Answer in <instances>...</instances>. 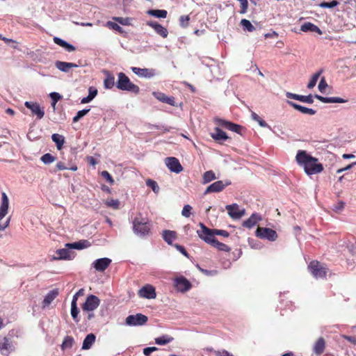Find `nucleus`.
<instances>
[{"mask_svg":"<svg viewBox=\"0 0 356 356\" xmlns=\"http://www.w3.org/2000/svg\"><path fill=\"white\" fill-rule=\"evenodd\" d=\"M296 161L304 168L307 175L320 173L323 170V165L318 163V159L313 157L305 150L298 151Z\"/></svg>","mask_w":356,"mask_h":356,"instance_id":"nucleus-1","label":"nucleus"},{"mask_svg":"<svg viewBox=\"0 0 356 356\" xmlns=\"http://www.w3.org/2000/svg\"><path fill=\"white\" fill-rule=\"evenodd\" d=\"M116 87L119 90L131 92L134 94H138L140 92L139 87L131 82L129 78L123 72L118 74Z\"/></svg>","mask_w":356,"mask_h":356,"instance_id":"nucleus-2","label":"nucleus"},{"mask_svg":"<svg viewBox=\"0 0 356 356\" xmlns=\"http://www.w3.org/2000/svg\"><path fill=\"white\" fill-rule=\"evenodd\" d=\"M133 229L135 234L140 236L147 235L151 229V224L149 220L143 218L140 215L134 218L133 221Z\"/></svg>","mask_w":356,"mask_h":356,"instance_id":"nucleus-3","label":"nucleus"},{"mask_svg":"<svg viewBox=\"0 0 356 356\" xmlns=\"http://www.w3.org/2000/svg\"><path fill=\"white\" fill-rule=\"evenodd\" d=\"M309 272L316 279L323 278L327 273V268L317 261H312L308 266Z\"/></svg>","mask_w":356,"mask_h":356,"instance_id":"nucleus-4","label":"nucleus"},{"mask_svg":"<svg viewBox=\"0 0 356 356\" xmlns=\"http://www.w3.org/2000/svg\"><path fill=\"white\" fill-rule=\"evenodd\" d=\"M200 229L197 231L198 236L211 245L216 239L213 230L209 229L202 222L200 223Z\"/></svg>","mask_w":356,"mask_h":356,"instance_id":"nucleus-5","label":"nucleus"},{"mask_svg":"<svg viewBox=\"0 0 356 356\" xmlns=\"http://www.w3.org/2000/svg\"><path fill=\"white\" fill-rule=\"evenodd\" d=\"M255 234L259 238L270 241H275L277 238V232L275 230L266 227H258Z\"/></svg>","mask_w":356,"mask_h":356,"instance_id":"nucleus-6","label":"nucleus"},{"mask_svg":"<svg viewBox=\"0 0 356 356\" xmlns=\"http://www.w3.org/2000/svg\"><path fill=\"white\" fill-rule=\"evenodd\" d=\"M147 317L142 314L129 315L126 318L125 323L129 326L143 325L147 322Z\"/></svg>","mask_w":356,"mask_h":356,"instance_id":"nucleus-7","label":"nucleus"},{"mask_svg":"<svg viewBox=\"0 0 356 356\" xmlns=\"http://www.w3.org/2000/svg\"><path fill=\"white\" fill-rule=\"evenodd\" d=\"M15 350V346L10 339L0 337V353L3 356H8Z\"/></svg>","mask_w":356,"mask_h":356,"instance_id":"nucleus-8","label":"nucleus"},{"mask_svg":"<svg viewBox=\"0 0 356 356\" xmlns=\"http://www.w3.org/2000/svg\"><path fill=\"white\" fill-rule=\"evenodd\" d=\"M100 304L99 298L95 295H89L82 306V309L86 312L95 310Z\"/></svg>","mask_w":356,"mask_h":356,"instance_id":"nucleus-9","label":"nucleus"},{"mask_svg":"<svg viewBox=\"0 0 356 356\" xmlns=\"http://www.w3.org/2000/svg\"><path fill=\"white\" fill-rule=\"evenodd\" d=\"M231 181L229 180L217 181L209 185L204 191V195L211 193H218L222 191L226 186H229Z\"/></svg>","mask_w":356,"mask_h":356,"instance_id":"nucleus-10","label":"nucleus"},{"mask_svg":"<svg viewBox=\"0 0 356 356\" xmlns=\"http://www.w3.org/2000/svg\"><path fill=\"white\" fill-rule=\"evenodd\" d=\"M214 122H216V124L221 126L228 130L232 131L238 134H241L242 127L238 124H234L229 121H227L225 120L220 119L218 118H216L214 119Z\"/></svg>","mask_w":356,"mask_h":356,"instance_id":"nucleus-11","label":"nucleus"},{"mask_svg":"<svg viewBox=\"0 0 356 356\" xmlns=\"http://www.w3.org/2000/svg\"><path fill=\"white\" fill-rule=\"evenodd\" d=\"M25 106L30 109L32 114L35 115L38 119H42L44 115V111L42 107H41L39 104L35 102H25Z\"/></svg>","mask_w":356,"mask_h":356,"instance_id":"nucleus-12","label":"nucleus"},{"mask_svg":"<svg viewBox=\"0 0 356 356\" xmlns=\"http://www.w3.org/2000/svg\"><path fill=\"white\" fill-rule=\"evenodd\" d=\"M138 296L143 298L154 299L156 297L155 288L151 284H146L138 291Z\"/></svg>","mask_w":356,"mask_h":356,"instance_id":"nucleus-13","label":"nucleus"},{"mask_svg":"<svg viewBox=\"0 0 356 356\" xmlns=\"http://www.w3.org/2000/svg\"><path fill=\"white\" fill-rule=\"evenodd\" d=\"M165 163L168 168L173 172L179 173L183 170V168L179 161V160L175 157H168L165 160Z\"/></svg>","mask_w":356,"mask_h":356,"instance_id":"nucleus-14","label":"nucleus"},{"mask_svg":"<svg viewBox=\"0 0 356 356\" xmlns=\"http://www.w3.org/2000/svg\"><path fill=\"white\" fill-rule=\"evenodd\" d=\"M131 71L136 75L143 78H152L156 75V70L149 68H140L137 67H132Z\"/></svg>","mask_w":356,"mask_h":356,"instance_id":"nucleus-15","label":"nucleus"},{"mask_svg":"<svg viewBox=\"0 0 356 356\" xmlns=\"http://www.w3.org/2000/svg\"><path fill=\"white\" fill-rule=\"evenodd\" d=\"M229 216L234 219H239L245 214V210H240L238 204H232L226 206Z\"/></svg>","mask_w":356,"mask_h":356,"instance_id":"nucleus-16","label":"nucleus"},{"mask_svg":"<svg viewBox=\"0 0 356 356\" xmlns=\"http://www.w3.org/2000/svg\"><path fill=\"white\" fill-rule=\"evenodd\" d=\"M111 264V259L104 257L95 260L92 263V266L96 270L103 272Z\"/></svg>","mask_w":356,"mask_h":356,"instance_id":"nucleus-17","label":"nucleus"},{"mask_svg":"<svg viewBox=\"0 0 356 356\" xmlns=\"http://www.w3.org/2000/svg\"><path fill=\"white\" fill-rule=\"evenodd\" d=\"M175 282L177 289L182 292L189 290L191 287V284L189 281L184 277L176 278Z\"/></svg>","mask_w":356,"mask_h":356,"instance_id":"nucleus-18","label":"nucleus"},{"mask_svg":"<svg viewBox=\"0 0 356 356\" xmlns=\"http://www.w3.org/2000/svg\"><path fill=\"white\" fill-rule=\"evenodd\" d=\"M146 24L147 26L154 29V31L156 32V33H158L163 38H166L168 36V30L165 27H163L162 25L157 23L156 22L148 21V22H147Z\"/></svg>","mask_w":356,"mask_h":356,"instance_id":"nucleus-19","label":"nucleus"},{"mask_svg":"<svg viewBox=\"0 0 356 356\" xmlns=\"http://www.w3.org/2000/svg\"><path fill=\"white\" fill-rule=\"evenodd\" d=\"M56 256H53L51 260H70L72 259L70 252L68 249L62 248L56 251Z\"/></svg>","mask_w":356,"mask_h":356,"instance_id":"nucleus-20","label":"nucleus"},{"mask_svg":"<svg viewBox=\"0 0 356 356\" xmlns=\"http://www.w3.org/2000/svg\"><path fill=\"white\" fill-rule=\"evenodd\" d=\"M286 96L288 98L298 100L302 102H305V103H308V104H312L314 102L313 97L312 96V95L305 96V95H300L293 94V93L288 92H286Z\"/></svg>","mask_w":356,"mask_h":356,"instance_id":"nucleus-21","label":"nucleus"},{"mask_svg":"<svg viewBox=\"0 0 356 356\" xmlns=\"http://www.w3.org/2000/svg\"><path fill=\"white\" fill-rule=\"evenodd\" d=\"M287 104L303 114L313 115L316 113V111L312 108L305 107L291 101H287Z\"/></svg>","mask_w":356,"mask_h":356,"instance_id":"nucleus-22","label":"nucleus"},{"mask_svg":"<svg viewBox=\"0 0 356 356\" xmlns=\"http://www.w3.org/2000/svg\"><path fill=\"white\" fill-rule=\"evenodd\" d=\"M58 295V292L57 290L50 291L44 297L42 307V308H47L49 306V305L52 302V301L57 297Z\"/></svg>","mask_w":356,"mask_h":356,"instance_id":"nucleus-23","label":"nucleus"},{"mask_svg":"<svg viewBox=\"0 0 356 356\" xmlns=\"http://www.w3.org/2000/svg\"><path fill=\"white\" fill-rule=\"evenodd\" d=\"M55 66L57 69L63 72H68L71 68L78 67V65L75 63L59 60L56 61Z\"/></svg>","mask_w":356,"mask_h":356,"instance_id":"nucleus-24","label":"nucleus"},{"mask_svg":"<svg viewBox=\"0 0 356 356\" xmlns=\"http://www.w3.org/2000/svg\"><path fill=\"white\" fill-rule=\"evenodd\" d=\"M261 220V217L260 215L257 213H252L248 219L243 222V225L250 229L256 225L257 223Z\"/></svg>","mask_w":356,"mask_h":356,"instance_id":"nucleus-25","label":"nucleus"},{"mask_svg":"<svg viewBox=\"0 0 356 356\" xmlns=\"http://www.w3.org/2000/svg\"><path fill=\"white\" fill-rule=\"evenodd\" d=\"M300 30L303 32H316L319 35H322L323 33L321 30L317 26L311 22H306L303 24L300 27Z\"/></svg>","mask_w":356,"mask_h":356,"instance_id":"nucleus-26","label":"nucleus"},{"mask_svg":"<svg viewBox=\"0 0 356 356\" xmlns=\"http://www.w3.org/2000/svg\"><path fill=\"white\" fill-rule=\"evenodd\" d=\"M90 245V243L89 241L86 240L80 241L79 242H74L72 243H67L65 244V246L72 248V249H76V250H81L83 248H86Z\"/></svg>","mask_w":356,"mask_h":356,"instance_id":"nucleus-27","label":"nucleus"},{"mask_svg":"<svg viewBox=\"0 0 356 356\" xmlns=\"http://www.w3.org/2000/svg\"><path fill=\"white\" fill-rule=\"evenodd\" d=\"M215 132L211 134V136L213 139L216 141L225 140L228 138L227 135L225 131L220 129L218 127L215 128Z\"/></svg>","mask_w":356,"mask_h":356,"instance_id":"nucleus-28","label":"nucleus"},{"mask_svg":"<svg viewBox=\"0 0 356 356\" xmlns=\"http://www.w3.org/2000/svg\"><path fill=\"white\" fill-rule=\"evenodd\" d=\"M162 236L164 241L169 245H172V242L177 238V233L171 230L163 231Z\"/></svg>","mask_w":356,"mask_h":356,"instance_id":"nucleus-29","label":"nucleus"},{"mask_svg":"<svg viewBox=\"0 0 356 356\" xmlns=\"http://www.w3.org/2000/svg\"><path fill=\"white\" fill-rule=\"evenodd\" d=\"M314 97L323 103H343L345 100L340 97H325L318 95H315Z\"/></svg>","mask_w":356,"mask_h":356,"instance_id":"nucleus-30","label":"nucleus"},{"mask_svg":"<svg viewBox=\"0 0 356 356\" xmlns=\"http://www.w3.org/2000/svg\"><path fill=\"white\" fill-rule=\"evenodd\" d=\"M54 42L56 44H58V45L63 47L64 49H65L69 52H71V51H73L75 50V47L73 45L67 43L66 41H65V40H63L61 38H59L58 37H54Z\"/></svg>","mask_w":356,"mask_h":356,"instance_id":"nucleus-31","label":"nucleus"},{"mask_svg":"<svg viewBox=\"0 0 356 356\" xmlns=\"http://www.w3.org/2000/svg\"><path fill=\"white\" fill-rule=\"evenodd\" d=\"M106 76L104 81V88L106 89H111L115 85L116 86L115 77L113 74L108 72H106Z\"/></svg>","mask_w":356,"mask_h":356,"instance_id":"nucleus-32","label":"nucleus"},{"mask_svg":"<svg viewBox=\"0 0 356 356\" xmlns=\"http://www.w3.org/2000/svg\"><path fill=\"white\" fill-rule=\"evenodd\" d=\"M95 339H96V337L94 334H88L83 340V345H82V349H83V350L90 349L91 348L92 345L94 343Z\"/></svg>","mask_w":356,"mask_h":356,"instance_id":"nucleus-33","label":"nucleus"},{"mask_svg":"<svg viewBox=\"0 0 356 356\" xmlns=\"http://www.w3.org/2000/svg\"><path fill=\"white\" fill-rule=\"evenodd\" d=\"M325 341L323 338H319L315 343L314 346V351L317 355H321L325 349Z\"/></svg>","mask_w":356,"mask_h":356,"instance_id":"nucleus-34","label":"nucleus"},{"mask_svg":"<svg viewBox=\"0 0 356 356\" xmlns=\"http://www.w3.org/2000/svg\"><path fill=\"white\" fill-rule=\"evenodd\" d=\"M51 139L56 143L58 149H61L65 142L64 137L58 134H54L51 136Z\"/></svg>","mask_w":356,"mask_h":356,"instance_id":"nucleus-35","label":"nucleus"},{"mask_svg":"<svg viewBox=\"0 0 356 356\" xmlns=\"http://www.w3.org/2000/svg\"><path fill=\"white\" fill-rule=\"evenodd\" d=\"M322 73H323V70H320L319 71H318L317 72L314 73L312 76V77H311V79H310V80H309V83L307 84V88L309 89H312V88H313L316 86V83H317V81H318V79H319V77H320V76H321V74Z\"/></svg>","mask_w":356,"mask_h":356,"instance_id":"nucleus-36","label":"nucleus"},{"mask_svg":"<svg viewBox=\"0 0 356 356\" xmlns=\"http://www.w3.org/2000/svg\"><path fill=\"white\" fill-rule=\"evenodd\" d=\"M147 13L157 18H165L168 14L165 10H149Z\"/></svg>","mask_w":356,"mask_h":356,"instance_id":"nucleus-37","label":"nucleus"},{"mask_svg":"<svg viewBox=\"0 0 356 356\" xmlns=\"http://www.w3.org/2000/svg\"><path fill=\"white\" fill-rule=\"evenodd\" d=\"M216 179L215 173L212 170L207 171L204 173L202 183L207 184Z\"/></svg>","mask_w":356,"mask_h":356,"instance_id":"nucleus-38","label":"nucleus"},{"mask_svg":"<svg viewBox=\"0 0 356 356\" xmlns=\"http://www.w3.org/2000/svg\"><path fill=\"white\" fill-rule=\"evenodd\" d=\"M173 338L168 335H163L155 339V343L158 345H165L173 341Z\"/></svg>","mask_w":356,"mask_h":356,"instance_id":"nucleus-39","label":"nucleus"},{"mask_svg":"<svg viewBox=\"0 0 356 356\" xmlns=\"http://www.w3.org/2000/svg\"><path fill=\"white\" fill-rule=\"evenodd\" d=\"M113 19L123 26H130L133 21L130 17H114Z\"/></svg>","mask_w":356,"mask_h":356,"instance_id":"nucleus-40","label":"nucleus"},{"mask_svg":"<svg viewBox=\"0 0 356 356\" xmlns=\"http://www.w3.org/2000/svg\"><path fill=\"white\" fill-rule=\"evenodd\" d=\"M73 343H74V339L70 336H67L65 337V339L62 343L61 348L63 350H65L67 348H70L72 347Z\"/></svg>","mask_w":356,"mask_h":356,"instance_id":"nucleus-41","label":"nucleus"},{"mask_svg":"<svg viewBox=\"0 0 356 356\" xmlns=\"http://www.w3.org/2000/svg\"><path fill=\"white\" fill-rule=\"evenodd\" d=\"M211 245L220 251L229 252L230 250V248L226 244L220 243L216 239H215L214 242Z\"/></svg>","mask_w":356,"mask_h":356,"instance_id":"nucleus-42","label":"nucleus"},{"mask_svg":"<svg viewBox=\"0 0 356 356\" xmlns=\"http://www.w3.org/2000/svg\"><path fill=\"white\" fill-rule=\"evenodd\" d=\"M241 24L244 29L248 31L249 32H252L255 30V27L251 24V22L249 20L246 19H243L241 21Z\"/></svg>","mask_w":356,"mask_h":356,"instance_id":"nucleus-43","label":"nucleus"},{"mask_svg":"<svg viewBox=\"0 0 356 356\" xmlns=\"http://www.w3.org/2000/svg\"><path fill=\"white\" fill-rule=\"evenodd\" d=\"M252 119L256 122H258V124L261 127H268V128H270V126L264 120H262L257 113H252Z\"/></svg>","mask_w":356,"mask_h":356,"instance_id":"nucleus-44","label":"nucleus"},{"mask_svg":"<svg viewBox=\"0 0 356 356\" xmlns=\"http://www.w3.org/2000/svg\"><path fill=\"white\" fill-rule=\"evenodd\" d=\"M104 204L106 207L118 209L120 207V202L118 200L111 199L105 201Z\"/></svg>","mask_w":356,"mask_h":356,"instance_id":"nucleus-45","label":"nucleus"},{"mask_svg":"<svg viewBox=\"0 0 356 356\" xmlns=\"http://www.w3.org/2000/svg\"><path fill=\"white\" fill-rule=\"evenodd\" d=\"M90 108L83 109L76 113V115L73 118V122H76L83 116L88 113Z\"/></svg>","mask_w":356,"mask_h":356,"instance_id":"nucleus-46","label":"nucleus"},{"mask_svg":"<svg viewBox=\"0 0 356 356\" xmlns=\"http://www.w3.org/2000/svg\"><path fill=\"white\" fill-rule=\"evenodd\" d=\"M55 160H56V158L54 156H52L51 154H49V153L44 154L41 157V161L44 164H49L51 163H53Z\"/></svg>","mask_w":356,"mask_h":356,"instance_id":"nucleus-47","label":"nucleus"},{"mask_svg":"<svg viewBox=\"0 0 356 356\" xmlns=\"http://www.w3.org/2000/svg\"><path fill=\"white\" fill-rule=\"evenodd\" d=\"M106 26L108 27H109L110 29H112L118 31L120 33H122L124 32V30L122 29V28L119 24L113 22H111V21L108 22L106 23Z\"/></svg>","mask_w":356,"mask_h":356,"instance_id":"nucleus-48","label":"nucleus"},{"mask_svg":"<svg viewBox=\"0 0 356 356\" xmlns=\"http://www.w3.org/2000/svg\"><path fill=\"white\" fill-rule=\"evenodd\" d=\"M146 184L147 186L150 187L154 193H159V187L155 181L152 179H147L146 181Z\"/></svg>","mask_w":356,"mask_h":356,"instance_id":"nucleus-49","label":"nucleus"},{"mask_svg":"<svg viewBox=\"0 0 356 356\" xmlns=\"http://www.w3.org/2000/svg\"><path fill=\"white\" fill-rule=\"evenodd\" d=\"M79 312L77 305H71V315L74 321L76 323L79 321V319L78 318Z\"/></svg>","mask_w":356,"mask_h":356,"instance_id":"nucleus-50","label":"nucleus"},{"mask_svg":"<svg viewBox=\"0 0 356 356\" xmlns=\"http://www.w3.org/2000/svg\"><path fill=\"white\" fill-rule=\"evenodd\" d=\"M328 85L325 81V77H322L318 83V88L321 92L324 93L325 92L326 88H327Z\"/></svg>","mask_w":356,"mask_h":356,"instance_id":"nucleus-51","label":"nucleus"},{"mask_svg":"<svg viewBox=\"0 0 356 356\" xmlns=\"http://www.w3.org/2000/svg\"><path fill=\"white\" fill-rule=\"evenodd\" d=\"M338 4H339V2L336 0H334L330 2H323L320 4V6L321 8H332L337 6Z\"/></svg>","mask_w":356,"mask_h":356,"instance_id":"nucleus-52","label":"nucleus"},{"mask_svg":"<svg viewBox=\"0 0 356 356\" xmlns=\"http://www.w3.org/2000/svg\"><path fill=\"white\" fill-rule=\"evenodd\" d=\"M191 210L192 207L189 204L185 205L181 211L182 216L186 218H188L191 216Z\"/></svg>","mask_w":356,"mask_h":356,"instance_id":"nucleus-53","label":"nucleus"},{"mask_svg":"<svg viewBox=\"0 0 356 356\" xmlns=\"http://www.w3.org/2000/svg\"><path fill=\"white\" fill-rule=\"evenodd\" d=\"M190 18L188 15H182L179 18L180 25L182 27H186L188 24Z\"/></svg>","mask_w":356,"mask_h":356,"instance_id":"nucleus-54","label":"nucleus"},{"mask_svg":"<svg viewBox=\"0 0 356 356\" xmlns=\"http://www.w3.org/2000/svg\"><path fill=\"white\" fill-rule=\"evenodd\" d=\"M238 1H240V3H241V10L240 13L242 14L245 13L247 12L248 6V0H238Z\"/></svg>","mask_w":356,"mask_h":356,"instance_id":"nucleus-55","label":"nucleus"},{"mask_svg":"<svg viewBox=\"0 0 356 356\" xmlns=\"http://www.w3.org/2000/svg\"><path fill=\"white\" fill-rule=\"evenodd\" d=\"M97 92H98L97 89L95 87L91 86L88 88V96L90 99H93L97 96Z\"/></svg>","mask_w":356,"mask_h":356,"instance_id":"nucleus-56","label":"nucleus"},{"mask_svg":"<svg viewBox=\"0 0 356 356\" xmlns=\"http://www.w3.org/2000/svg\"><path fill=\"white\" fill-rule=\"evenodd\" d=\"M102 176L106 179L107 181L109 182L110 184H113L114 183V180L111 176V175L107 171H103L102 172Z\"/></svg>","mask_w":356,"mask_h":356,"instance_id":"nucleus-57","label":"nucleus"},{"mask_svg":"<svg viewBox=\"0 0 356 356\" xmlns=\"http://www.w3.org/2000/svg\"><path fill=\"white\" fill-rule=\"evenodd\" d=\"M154 96L162 102H165L167 96L162 92H153Z\"/></svg>","mask_w":356,"mask_h":356,"instance_id":"nucleus-58","label":"nucleus"},{"mask_svg":"<svg viewBox=\"0 0 356 356\" xmlns=\"http://www.w3.org/2000/svg\"><path fill=\"white\" fill-rule=\"evenodd\" d=\"M49 96L54 102H58L62 98V96L56 92H51Z\"/></svg>","mask_w":356,"mask_h":356,"instance_id":"nucleus-59","label":"nucleus"},{"mask_svg":"<svg viewBox=\"0 0 356 356\" xmlns=\"http://www.w3.org/2000/svg\"><path fill=\"white\" fill-rule=\"evenodd\" d=\"M213 230L215 235H220V236H223L225 237H228L229 235V233L225 230L216 229H214Z\"/></svg>","mask_w":356,"mask_h":356,"instance_id":"nucleus-60","label":"nucleus"},{"mask_svg":"<svg viewBox=\"0 0 356 356\" xmlns=\"http://www.w3.org/2000/svg\"><path fill=\"white\" fill-rule=\"evenodd\" d=\"M157 350L156 347H147L143 349V353L146 356H149L150 353Z\"/></svg>","mask_w":356,"mask_h":356,"instance_id":"nucleus-61","label":"nucleus"},{"mask_svg":"<svg viewBox=\"0 0 356 356\" xmlns=\"http://www.w3.org/2000/svg\"><path fill=\"white\" fill-rule=\"evenodd\" d=\"M175 247L176 248V249L179 251L181 254H183L184 256L186 257H188V254L187 253V252L186 251L185 248L180 245H178V244H176L175 245Z\"/></svg>","mask_w":356,"mask_h":356,"instance_id":"nucleus-62","label":"nucleus"},{"mask_svg":"<svg viewBox=\"0 0 356 356\" xmlns=\"http://www.w3.org/2000/svg\"><path fill=\"white\" fill-rule=\"evenodd\" d=\"M165 103H167L170 105H175V99L172 97H167L165 101Z\"/></svg>","mask_w":356,"mask_h":356,"instance_id":"nucleus-63","label":"nucleus"},{"mask_svg":"<svg viewBox=\"0 0 356 356\" xmlns=\"http://www.w3.org/2000/svg\"><path fill=\"white\" fill-rule=\"evenodd\" d=\"M56 168L58 170H65V169H67V168L65 165V164L62 162H58L57 164H56Z\"/></svg>","mask_w":356,"mask_h":356,"instance_id":"nucleus-64","label":"nucleus"}]
</instances>
